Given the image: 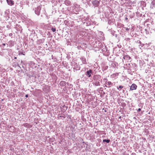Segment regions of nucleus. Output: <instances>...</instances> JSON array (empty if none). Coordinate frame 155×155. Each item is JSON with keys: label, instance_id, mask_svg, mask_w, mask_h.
<instances>
[{"label": "nucleus", "instance_id": "nucleus-14", "mask_svg": "<svg viewBox=\"0 0 155 155\" xmlns=\"http://www.w3.org/2000/svg\"><path fill=\"white\" fill-rule=\"evenodd\" d=\"M14 59H17V57H15Z\"/></svg>", "mask_w": 155, "mask_h": 155}, {"label": "nucleus", "instance_id": "nucleus-2", "mask_svg": "<svg viewBox=\"0 0 155 155\" xmlns=\"http://www.w3.org/2000/svg\"><path fill=\"white\" fill-rule=\"evenodd\" d=\"M8 4L10 6H12L14 5V1L13 0H6Z\"/></svg>", "mask_w": 155, "mask_h": 155}, {"label": "nucleus", "instance_id": "nucleus-9", "mask_svg": "<svg viewBox=\"0 0 155 155\" xmlns=\"http://www.w3.org/2000/svg\"><path fill=\"white\" fill-rule=\"evenodd\" d=\"M51 30L53 31V32H54L56 31V29L55 28H51Z\"/></svg>", "mask_w": 155, "mask_h": 155}, {"label": "nucleus", "instance_id": "nucleus-6", "mask_svg": "<svg viewBox=\"0 0 155 155\" xmlns=\"http://www.w3.org/2000/svg\"><path fill=\"white\" fill-rule=\"evenodd\" d=\"M106 84L108 85L109 87H111L112 84V83L110 81H108L107 82H106Z\"/></svg>", "mask_w": 155, "mask_h": 155}, {"label": "nucleus", "instance_id": "nucleus-11", "mask_svg": "<svg viewBox=\"0 0 155 155\" xmlns=\"http://www.w3.org/2000/svg\"><path fill=\"white\" fill-rule=\"evenodd\" d=\"M141 110V109L140 108H139L138 110V111H140Z\"/></svg>", "mask_w": 155, "mask_h": 155}, {"label": "nucleus", "instance_id": "nucleus-18", "mask_svg": "<svg viewBox=\"0 0 155 155\" xmlns=\"http://www.w3.org/2000/svg\"><path fill=\"white\" fill-rule=\"evenodd\" d=\"M26 124H25V125H24V126H25V125H26Z\"/></svg>", "mask_w": 155, "mask_h": 155}, {"label": "nucleus", "instance_id": "nucleus-17", "mask_svg": "<svg viewBox=\"0 0 155 155\" xmlns=\"http://www.w3.org/2000/svg\"><path fill=\"white\" fill-rule=\"evenodd\" d=\"M126 30H128V29L127 28L126 29Z\"/></svg>", "mask_w": 155, "mask_h": 155}, {"label": "nucleus", "instance_id": "nucleus-19", "mask_svg": "<svg viewBox=\"0 0 155 155\" xmlns=\"http://www.w3.org/2000/svg\"><path fill=\"white\" fill-rule=\"evenodd\" d=\"M20 53H19V55H20Z\"/></svg>", "mask_w": 155, "mask_h": 155}, {"label": "nucleus", "instance_id": "nucleus-12", "mask_svg": "<svg viewBox=\"0 0 155 155\" xmlns=\"http://www.w3.org/2000/svg\"><path fill=\"white\" fill-rule=\"evenodd\" d=\"M28 97V95L27 94V95H25V97Z\"/></svg>", "mask_w": 155, "mask_h": 155}, {"label": "nucleus", "instance_id": "nucleus-10", "mask_svg": "<svg viewBox=\"0 0 155 155\" xmlns=\"http://www.w3.org/2000/svg\"><path fill=\"white\" fill-rule=\"evenodd\" d=\"M35 12L36 14L37 15H39L40 14V11H38V12L36 11H35Z\"/></svg>", "mask_w": 155, "mask_h": 155}, {"label": "nucleus", "instance_id": "nucleus-5", "mask_svg": "<svg viewBox=\"0 0 155 155\" xmlns=\"http://www.w3.org/2000/svg\"><path fill=\"white\" fill-rule=\"evenodd\" d=\"M92 3L94 5H95V6H97L99 5V2L97 0H96L93 1L92 2Z\"/></svg>", "mask_w": 155, "mask_h": 155}, {"label": "nucleus", "instance_id": "nucleus-15", "mask_svg": "<svg viewBox=\"0 0 155 155\" xmlns=\"http://www.w3.org/2000/svg\"><path fill=\"white\" fill-rule=\"evenodd\" d=\"M125 19L127 20L128 19V18H127L126 17V18H125Z\"/></svg>", "mask_w": 155, "mask_h": 155}, {"label": "nucleus", "instance_id": "nucleus-4", "mask_svg": "<svg viewBox=\"0 0 155 155\" xmlns=\"http://www.w3.org/2000/svg\"><path fill=\"white\" fill-rule=\"evenodd\" d=\"M92 73V70L91 69L87 71V75H88L89 77H90L91 76Z\"/></svg>", "mask_w": 155, "mask_h": 155}, {"label": "nucleus", "instance_id": "nucleus-8", "mask_svg": "<svg viewBox=\"0 0 155 155\" xmlns=\"http://www.w3.org/2000/svg\"><path fill=\"white\" fill-rule=\"evenodd\" d=\"M123 86H119V87H117V89L119 90V88H120V89H122L123 88Z\"/></svg>", "mask_w": 155, "mask_h": 155}, {"label": "nucleus", "instance_id": "nucleus-16", "mask_svg": "<svg viewBox=\"0 0 155 155\" xmlns=\"http://www.w3.org/2000/svg\"><path fill=\"white\" fill-rule=\"evenodd\" d=\"M21 54L23 55H25V54H24L23 53H21Z\"/></svg>", "mask_w": 155, "mask_h": 155}, {"label": "nucleus", "instance_id": "nucleus-1", "mask_svg": "<svg viewBox=\"0 0 155 155\" xmlns=\"http://www.w3.org/2000/svg\"><path fill=\"white\" fill-rule=\"evenodd\" d=\"M137 86L136 84H133L130 87V90H136L137 89Z\"/></svg>", "mask_w": 155, "mask_h": 155}, {"label": "nucleus", "instance_id": "nucleus-3", "mask_svg": "<svg viewBox=\"0 0 155 155\" xmlns=\"http://www.w3.org/2000/svg\"><path fill=\"white\" fill-rule=\"evenodd\" d=\"M66 82L64 81H61L59 84L62 87H64L66 85Z\"/></svg>", "mask_w": 155, "mask_h": 155}, {"label": "nucleus", "instance_id": "nucleus-7", "mask_svg": "<svg viewBox=\"0 0 155 155\" xmlns=\"http://www.w3.org/2000/svg\"><path fill=\"white\" fill-rule=\"evenodd\" d=\"M110 141V140H105H105H103V142H106L107 143H109Z\"/></svg>", "mask_w": 155, "mask_h": 155}, {"label": "nucleus", "instance_id": "nucleus-13", "mask_svg": "<svg viewBox=\"0 0 155 155\" xmlns=\"http://www.w3.org/2000/svg\"><path fill=\"white\" fill-rule=\"evenodd\" d=\"M2 45H3L4 46H5V43L3 44H2Z\"/></svg>", "mask_w": 155, "mask_h": 155}]
</instances>
